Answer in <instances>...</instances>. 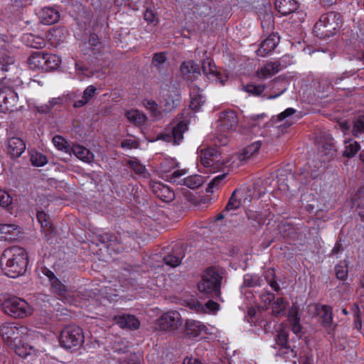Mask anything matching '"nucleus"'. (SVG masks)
<instances>
[{
	"label": "nucleus",
	"mask_w": 364,
	"mask_h": 364,
	"mask_svg": "<svg viewBox=\"0 0 364 364\" xmlns=\"http://www.w3.org/2000/svg\"><path fill=\"white\" fill-rule=\"evenodd\" d=\"M1 264L4 274L11 278L23 275L28 267V257L26 250L18 246H13L4 250Z\"/></svg>",
	"instance_id": "nucleus-1"
},
{
	"label": "nucleus",
	"mask_w": 364,
	"mask_h": 364,
	"mask_svg": "<svg viewBox=\"0 0 364 364\" xmlns=\"http://www.w3.org/2000/svg\"><path fill=\"white\" fill-rule=\"evenodd\" d=\"M343 25L342 15L336 11H329L322 14L314 26V33L319 38L334 36Z\"/></svg>",
	"instance_id": "nucleus-2"
},
{
	"label": "nucleus",
	"mask_w": 364,
	"mask_h": 364,
	"mask_svg": "<svg viewBox=\"0 0 364 364\" xmlns=\"http://www.w3.org/2000/svg\"><path fill=\"white\" fill-rule=\"evenodd\" d=\"M222 279L223 277L215 267H208L203 273L201 279L198 284V289L208 297L220 298Z\"/></svg>",
	"instance_id": "nucleus-3"
},
{
	"label": "nucleus",
	"mask_w": 364,
	"mask_h": 364,
	"mask_svg": "<svg viewBox=\"0 0 364 364\" xmlns=\"http://www.w3.org/2000/svg\"><path fill=\"white\" fill-rule=\"evenodd\" d=\"M58 339L61 347L76 350L84 343V332L79 326L68 325L61 331Z\"/></svg>",
	"instance_id": "nucleus-4"
},
{
	"label": "nucleus",
	"mask_w": 364,
	"mask_h": 364,
	"mask_svg": "<svg viewBox=\"0 0 364 364\" xmlns=\"http://www.w3.org/2000/svg\"><path fill=\"white\" fill-rule=\"evenodd\" d=\"M4 311L14 318H24L31 314L28 304L23 299L13 297L2 304Z\"/></svg>",
	"instance_id": "nucleus-5"
},
{
	"label": "nucleus",
	"mask_w": 364,
	"mask_h": 364,
	"mask_svg": "<svg viewBox=\"0 0 364 364\" xmlns=\"http://www.w3.org/2000/svg\"><path fill=\"white\" fill-rule=\"evenodd\" d=\"M28 333L27 327L15 323H5L0 328V336L9 346L13 343L18 342Z\"/></svg>",
	"instance_id": "nucleus-6"
},
{
	"label": "nucleus",
	"mask_w": 364,
	"mask_h": 364,
	"mask_svg": "<svg viewBox=\"0 0 364 364\" xmlns=\"http://www.w3.org/2000/svg\"><path fill=\"white\" fill-rule=\"evenodd\" d=\"M186 173L185 169L175 170L172 174L168 176V182L176 185H184L191 189H196L203 184L204 178L202 176L194 174L182 178Z\"/></svg>",
	"instance_id": "nucleus-7"
},
{
	"label": "nucleus",
	"mask_w": 364,
	"mask_h": 364,
	"mask_svg": "<svg viewBox=\"0 0 364 364\" xmlns=\"http://www.w3.org/2000/svg\"><path fill=\"white\" fill-rule=\"evenodd\" d=\"M18 96L10 86L0 87V112L9 113L16 109Z\"/></svg>",
	"instance_id": "nucleus-8"
},
{
	"label": "nucleus",
	"mask_w": 364,
	"mask_h": 364,
	"mask_svg": "<svg viewBox=\"0 0 364 364\" xmlns=\"http://www.w3.org/2000/svg\"><path fill=\"white\" fill-rule=\"evenodd\" d=\"M156 324L161 331L175 330L181 326V317L177 311H170L163 314L157 319Z\"/></svg>",
	"instance_id": "nucleus-9"
},
{
	"label": "nucleus",
	"mask_w": 364,
	"mask_h": 364,
	"mask_svg": "<svg viewBox=\"0 0 364 364\" xmlns=\"http://www.w3.org/2000/svg\"><path fill=\"white\" fill-rule=\"evenodd\" d=\"M317 315L321 318V325L326 329L328 333H331L335 330L333 325V308L326 304H316L315 307Z\"/></svg>",
	"instance_id": "nucleus-10"
},
{
	"label": "nucleus",
	"mask_w": 364,
	"mask_h": 364,
	"mask_svg": "<svg viewBox=\"0 0 364 364\" xmlns=\"http://www.w3.org/2000/svg\"><path fill=\"white\" fill-rule=\"evenodd\" d=\"M278 230L281 236L287 240L295 241L301 236V227L288 221H282L278 225Z\"/></svg>",
	"instance_id": "nucleus-11"
},
{
	"label": "nucleus",
	"mask_w": 364,
	"mask_h": 364,
	"mask_svg": "<svg viewBox=\"0 0 364 364\" xmlns=\"http://www.w3.org/2000/svg\"><path fill=\"white\" fill-rule=\"evenodd\" d=\"M181 92L178 88L175 87L164 90L162 95V102L166 110L170 112L179 106L181 103Z\"/></svg>",
	"instance_id": "nucleus-12"
},
{
	"label": "nucleus",
	"mask_w": 364,
	"mask_h": 364,
	"mask_svg": "<svg viewBox=\"0 0 364 364\" xmlns=\"http://www.w3.org/2000/svg\"><path fill=\"white\" fill-rule=\"evenodd\" d=\"M96 238L99 242L104 245L110 251L119 253L124 250L122 242L114 234L105 232L98 235Z\"/></svg>",
	"instance_id": "nucleus-13"
},
{
	"label": "nucleus",
	"mask_w": 364,
	"mask_h": 364,
	"mask_svg": "<svg viewBox=\"0 0 364 364\" xmlns=\"http://www.w3.org/2000/svg\"><path fill=\"white\" fill-rule=\"evenodd\" d=\"M187 129V124L183 121H180L173 127L171 132L163 134L162 139L173 145H178L183 141V134Z\"/></svg>",
	"instance_id": "nucleus-14"
},
{
	"label": "nucleus",
	"mask_w": 364,
	"mask_h": 364,
	"mask_svg": "<svg viewBox=\"0 0 364 364\" xmlns=\"http://www.w3.org/2000/svg\"><path fill=\"white\" fill-rule=\"evenodd\" d=\"M23 237L21 228L15 224H0V237L8 242L18 240Z\"/></svg>",
	"instance_id": "nucleus-15"
},
{
	"label": "nucleus",
	"mask_w": 364,
	"mask_h": 364,
	"mask_svg": "<svg viewBox=\"0 0 364 364\" xmlns=\"http://www.w3.org/2000/svg\"><path fill=\"white\" fill-rule=\"evenodd\" d=\"M238 123L237 113L232 109L224 110L220 112L218 124L222 132H227L235 128Z\"/></svg>",
	"instance_id": "nucleus-16"
},
{
	"label": "nucleus",
	"mask_w": 364,
	"mask_h": 364,
	"mask_svg": "<svg viewBox=\"0 0 364 364\" xmlns=\"http://www.w3.org/2000/svg\"><path fill=\"white\" fill-rule=\"evenodd\" d=\"M279 40L280 38L277 33H271L261 43L259 48L257 50V55L260 57H265L271 53L278 45Z\"/></svg>",
	"instance_id": "nucleus-17"
},
{
	"label": "nucleus",
	"mask_w": 364,
	"mask_h": 364,
	"mask_svg": "<svg viewBox=\"0 0 364 364\" xmlns=\"http://www.w3.org/2000/svg\"><path fill=\"white\" fill-rule=\"evenodd\" d=\"M202 70L205 75L209 79L219 81L222 84H224L225 80L223 79V75L217 70L215 64L213 59L210 58H205L202 62Z\"/></svg>",
	"instance_id": "nucleus-18"
},
{
	"label": "nucleus",
	"mask_w": 364,
	"mask_h": 364,
	"mask_svg": "<svg viewBox=\"0 0 364 364\" xmlns=\"http://www.w3.org/2000/svg\"><path fill=\"white\" fill-rule=\"evenodd\" d=\"M180 70L187 80L193 81L200 75V66L194 60L183 62L180 66Z\"/></svg>",
	"instance_id": "nucleus-19"
},
{
	"label": "nucleus",
	"mask_w": 364,
	"mask_h": 364,
	"mask_svg": "<svg viewBox=\"0 0 364 364\" xmlns=\"http://www.w3.org/2000/svg\"><path fill=\"white\" fill-rule=\"evenodd\" d=\"M151 189L154 195L165 203L171 202L175 198L173 191L161 182H154Z\"/></svg>",
	"instance_id": "nucleus-20"
},
{
	"label": "nucleus",
	"mask_w": 364,
	"mask_h": 364,
	"mask_svg": "<svg viewBox=\"0 0 364 364\" xmlns=\"http://www.w3.org/2000/svg\"><path fill=\"white\" fill-rule=\"evenodd\" d=\"M185 257V249L182 245H175L172 251L164 257L166 264L171 267H178Z\"/></svg>",
	"instance_id": "nucleus-21"
},
{
	"label": "nucleus",
	"mask_w": 364,
	"mask_h": 364,
	"mask_svg": "<svg viewBox=\"0 0 364 364\" xmlns=\"http://www.w3.org/2000/svg\"><path fill=\"white\" fill-rule=\"evenodd\" d=\"M114 323L123 329L136 330L140 326V321L134 315L123 314L114 317Z\"/></svg>",
	"instance_id": "nucleus-22"
},
{
	"label": "nucleus",
	"mask_w": 364,
	"mask_h": 364,
	"mask_svg": "<svg viewBox=\"0 0 364 364\" xmlns=\"http://www.w3.org/2000/svg\"><path fill=\"white\" fill-rule=\"evenodd\" d=\"M26 149V144L23 139L17 136L8 139L7 153L11 158L21 156Z\"/></svg>",
	"instance_id": "nucleus-23"
},
{
	"label": "nucleus",
	"mask_w": 364,
	"mask_h": 364,
	"mask_svg": "<svg viewBox=\"0 0 364 364\" xmlns=\"http://www.w3.org/2000/svg\"><path fill=\"white\" fill-rule=\"evenodd\" d=\"M15 59L13 56L9 55H2L0 56V81L11 79L9 77L6 73L15 68Z\"/></svg>",
	"instance_id": "nucleus-24"
},
{
	"label": "nucleus",
	"mask_w": 364,
	"mask_h": 364,
	"mask_svg": "<svg viewBox=\"0 0 364 364\" xmlns=\"http://www.w3.org/2000/svg\"><path fill=\"white\" fill-rule=\"evenodd\" d=\"M283 68L279 61L269 62L257 71V76L261 79L270 77Z\"/></svg>",
	"instance_id": "nucleus-25"
},
{
	"label": "nucleus",
	"mask_w": 364,
	"mask_h": 364,
	"mask_svg": "<svg viewBox=\"0 0 364 364\" xmlns=\"http://www.w3.org/2000/svg\"><path fill=\"white\" fill-rule=\"evenodd\" d=\"M274 6L282 16L294 13L299 7L295 0H275Z\"/></svg>",
	"instance_id": "nucleus-26"
},
{
	"label": "nucleus",
	"mask_w": 364,
	"mask_h": 364,
	"mask_svg": "<svg viewBox=\"0 0 364 364\" xmlns=\"http://www.w3.org/2000/svg\"><path fill=\"white\" fill-rule=\"evenodd\" d=\"M350 201L355 211L360 218V220L364 222V188L360 187L357 191L351 196Z\"/></svg>",
	"instance_id": "nucleus-27"
},
{
	"label": "nucleus",
	"mask_w": 364,
	"mask_h": 364,
	"mask_svg": "<svg viewBox=\"0 0 364 364\" xmlns=\"http://www.w3.org/2000/svg\"><path fill=\"white\" fill-rule=\"evenodd\" d=\"M59 18V11L53 7H44L40 12L41 22L45 25L54 24Z\"/></svg>",
	"instance_id": "nucleus-28"
},
{
	"label": "nucleus",
	"mask_w": 364,
	"mask_h": 364,
	"mask_svg": "<svg viewBox=\"0 0 364 364\" xmlns=\"http://www.w3.org/2000/svg\"><path fill=\"white\" fill-rule=\"evenodd\" d=\"M287 320L291 326V329L296 336L302 333V326L300 323V316L296 307H291L288 312Z\"/></svg>",
	"instance_id": "nucleus-29"
},
{
	"label": "nucleus",
	"mask_w": 364,
	"mask_h": 364,
	"mask_svg": "<svg viewBox=\"0 0 364 364\" xmlns=\"http://www.w3.org/2000/svg\"><path fill=\"white\" fill-rule=\"evenodd\" d=\"M14 350L16 355L21 358H26L36 353V349L33 346L22 341V338L18 340V342H15L10 344L9 346Z\"/></svg>",
	"instance_id": "nucleus-30"
},
{
	"label": "nucleus",
	"mask_w": 364,
	"mask_h": 364,
	"mask_svg": "<svg viewBox=\"0 0 364 364\" xmlns=\"http://www.w3.org/2000/svg\"><path fill=\"white\" fill-rule=\"evenodd\" d=\"M206 330V326L200 321L187 320L186 322V333L189 337H198L203 332H205Z\"/></svg>",
	"instance_id": "nucleus-31"
},
{
	"label": "nucleus",
	"mask_w": 364,
	"mask_h": 364,
	"mask_svg": "<svg viewBox=\"0 0 364 364\" xmlns=\"http://www.w3.org/2000/svg\"><path fill=\"white\" fill-rule=\"evenodd\" d=\"M337 149L332 140L324 142L321 149L320 154L323 163H327L333 159L336 156Z\"/></svg>",
	"instance_id": "nucleus-32"
},
{
	"label": "nucleus",
	"mask_w": 364,
	"mask_h": 364,
	"mask_svg": "<svg viewBox=\"0 0 364 364\" xmlns=\"http://www.w3.org/2000/svg\"><path fill=\"white\" fill-rule=\"evenodd\" d=\"M46 53L42 51L33 53L28 59V64L31 69L44 71Z\"/></svg>",
	"instance_id": "nucleus-33"
},
{
	"label": "nucleus",
	"mask_w": 364,
	"mask_h": 364,
	"mask_svg": "<svg viewBox=\"0 0 364 364\" xmlns=\"http://www.w3.org/2000/svg\"><path fill=\"white\" fill-rule=\"evenodd\" d=\"M73 154L80 160L85 162H91L94 159V154L87 148L80 145H73L71 148Z\"/></svg>",
	"instance_id": "nucleus-34"
},
{
	"label": "nucleus",
	"mask_w": 364,
	"mask_h": 364,
	"mask_svg": "<svg viewBox=\"0 0 364 364\" xmlns=\"http://www.w3.org/2000/svg\"><path fill=\"white\" fill-rule=\"evenodd\" d=\"M277 355L286 361H289L293 363H296V351L294 348H291L289 345L280 346L277 352Z\"/></svg>",
	"instance_id": "nucleus-35"
},
{
	"label": "nucleus",
	"mask_w": 364,
	"mask_h": 364,
	"mask_svg": "<svg viewBox=\"0 0 364 364\" xmlns=\"http://www.w3.org/2000/svg\"><path fill=\"white\" fill-rule=\"evenodd\" d=\"M261 142L259 141H255L247 146L242 150L239 156L240 160L245 161L250 159L252 156L259 152Z\"/></svg>",
	"instance_id": "nucleus-36"
},
{
	"label": "nucleus",
	"mask_w": 364,
	"mask_h": 364,
	"mask_svg": "<svg viewBox=\"0 0 364 364\" xmlns=\"http://www.w3.org/2000/svg\"><path fill=\"white\" fill-rule=\"evenodd\" d=\"M344 141L345 149L343 151V156L348 159L354 157L360 150V144L352 139L345 140Z\"/></svg>",
	"instance_id": "nucleus-37"
},
{
	"label": "nucleus",
	"mask_w": 364,
	"mask_h": 364,
	"mask_svg": "<svg viewBox=\"0 0 364 364\" xmlns=\"http://www.w3.org/2000/svg\"><path fill=\"white\" fill-rule=\"evenodd\" d=\"M46 63L44 72H49L57 70L61 64V58L60 56L52 53H46Z\"/></svg>",
	"instance_id": "nucleus-38"
},
{
	"label": "nucleus",
	"mask_w": 364,
	"mask_h": 364,
	"mask_svg": "<svg viewBox=\"0 0 364 364\" xmlns=\"http://www.w3.org/2000/svg\"><path fill=\"white\" fill-rule=\"evenodd\" d=\"M178 163L172 158H164L160 163L159 169L160 171L166 174L165 177L168 181V176L172 174V170L176 168Z\"/></svg>",
	"instance_id": "nucleus-39"
},
{
	"label": "nucleus",
	"mask_w": 364,
	"mask_h": 364,
	"mask_svg": "<svg viewBox=\"0 0 364 364\" xmlns=\"http://www.w3.org/2000/svg\"><path fill=\"white\" fill-rule=\"evenodd\" d=\"M125 117L130 122L137 126L143 124L146 119V115L136 109L127 111L125 112Z\"/></svg>",
	"instance_id": "nucleus-40"
},
{
	"label": "nucleus",
	"mask_w": 364,
	"mask_h": 364,
	"mask_svg": "<svg viewBox=\"0 0 364 364\" xmlns=\"http://www.w3.org/2000/svg\"><path fill=\"white\" fill-rule=\"evenodd\" d=\"M336 277L341 281L347 279L348 276V262L346 259L339 261L334 267Z\"/></svg>",
	"instance_id": "nucleus-41"
},
{
	"label": "nucleus",
	"mask_w": 364,
	"mask_h": 364,
	"mask_svg": "<svg viewBox=\"0 0 364 364\" xmlns=\"http://www.w3.org/2000/svg\"><path fill=\"white\" fill-rule=\"evenodd\" d=\"M36 218L39 223H41L42 230L46 235L50 234L53 232L54 228L49 221L48 215L44 211H38Z\"/></svg>",
	"instance_id": "nucleus-42"
},
{
	"label": "nucleus",
	"mask_w": 364,
	"mask_h": 364,
	"mask_svg": "<svg viewBox=\"0 0 364 364\" xmlns=\"http://www.w3.org/2000/svg\"><path fill=\"white\" fill-rule=\"evenodd\" d=\"M153 4L151 1L150 5ZM145 10L144 11V19L149 24H152L154 26H156L159 23V18L156 16V13L151 9V6L148 5V2H146V5L144 6Z\"/></svg>",
	"instance_id": "nucleus-43"
},
{
	"label": "nucleus",
	"mask_w": 364,
	"mask_h": 364,
	"mask_svg": "<svg viewBox=\"0 0 364 364\" xmlns=\"http://www.w3.org/2000/svg\"><path fill=\"white\" fill-rule=\"evenodd\" d=\"M167 60V57L164 52L156 53L153 55L151 65L159 71L161 72L164 67V64Z\"/></svg>",
	"instance_id": "nucleus-44"
},
{
	"label": "nucleus",
	"mask_w": 364,
	"mask_h": 364,
	"mask_svg": "<svg viewBox=\"0 0 364 364\" xmlns=\"http://www.w3.org/2000/svg\"><path fill=\"white\" fill-rule=\"evenodd\" d=\"M264 277L274 291H279L280 287L276 280L275 272L274 269L269 268L264 271Z\"/></svg>",
	"instance_id": "nucleus-45"
},
{
	"label": "nucleus",
	"mask_w": 364,
	"mask_h": 364,
	"mask_svg": "<svg viewBox=\"0 0 364 364\" xmlns=\"http://www.w3.org/2000/svg\"><path fill=\"white\" fill-rule=\"evenodd\" d=\"M227 176V173H222L215 176L208 184L206 188L207 193H213L214 189L219 188L224 183L225 178Z\"/></svg>",
	"instance_id": "nucleus-46"
},
{
	"label": "nucleus",
	"mask_w": 364,
	"mask_h": 364,
	"mask_svg": "<svg viewBox=\"0 0 364 364\" xmlns=\"http://www.w3.org/2000/svg\"><path fill=\"white\" fill-rule=\"evenodd\" d=\"M100 291L109 302L115 301L119 296L118 290L116 288H112L111 286H104L100 289Z\"/></svg>",
	"instance_id": "nucleus-47"
},
{
	"label": "nucleus",
	"mask_w": 364,
	"mask_h": 364,
	"mask_svg": "<svg viewBox=\"0 0 364 364\" xmlns=\"http://www.w3.org/2000/svg\"><path fill=\"white\" fill-rule=\"evenodd\" d=\"M353 135L359 137L364 134V113L359 115L354 121L352 129Z\"/></svg>",
	"instance_id": "nucleus-48"
},
{
	"label": "nucleus",
	"mask_w": 364,
	"mask_h": 364,
	"mask_svg": "<svg viewBox=\"0 0 364 364\" xmlns=\"http://www.w3.org/2000/svg\"><path fill=\"white\" fill-rule=\"evenodd\" d=\"M261 278L257 274H246L243 277V284L245 287H255L260 286Z\"/></svg>",
	"instance_id": "nucleus-49"
},
{
	"label": "nucleus",
	"mask_w": 364,
	"mask_h": 364,
	"mask_svg": "<svg viewBox=\"0 0 364 364\" xmlns=\"http://www.w3.org/2000/svg\"><path fill=\"white\" fill-rule=\"evenodd\" d=\"M31 161L35 166H43L48 162L46 156L38 151H34L31 154Z\"/></svg>",
	"instance_id": "nucleus-50"
},
{
	"label": "nucleus",
	"mask_w": 364,
	"mask_h": 364,
	"mask_svg": "<svg viewBox=\"0 0 364 364\" xmlns=\"http://www.w3.org/2000/svg\"><path fill=\"white\" fill-rule=\"evenodd\" d=\"M241 205L240 200H238L236 197V190L233 191L229 200L225 206L224 212L228 213L230 210H235L238 209Z\"/></svg>",
	"instance_id": "nucleus-51"
},
{
	"label": "nucleus",
	"mask_w": 364,
	"mask_h": 364,
	"mask_svg": "<svg viewBox=\"0 0 364 364\" xmlns=\"http://www.w3.org/2000/svg\"><path fill=\"white\" fill-rule=\"evenodd\" d=\"M53 143L54 146L60 151L68 152L70 151V146L68 145L66 140L60 135H55L53 138Z\"/></svg>",
	"instance_id": "nucleus-52"
},
{
	"label": "nucleus",
	"mask_w": 364,
	"mask_h": 364,
	"mask_svg": "<svg viewBox=\"0 0 364 364\" xmlns=\"http://www.w3.org/2000/svg\"><path fill=\"white\" fill-rule=\"evenodd\" d=\"M27 38L29 43L28 46L32 48H41L46 45L45 39L41 36L30 34Z\"/></svg>",
	"instance_id": "nucleus-53"
},
{
	"label": "nucleus",
	"mask_w": 364,
	"mask_h": 364,
	"mask_svg": "<svg viewBox=\"0 0 364 364\" xmlns=\"http://www.w3.org/2000/svg\"><path fill=\"white\" fill-rule=\"evenodd\" d=\"M112 350L119 354L126 353L129 350V346L126 341L122 338H117L112 344Z\"/></svg>",
	"instance_id": "nucleus-54"
},
{
	"label": "nucleus",
	"mask_w": 364,
	"mask_h": 364,
	"mask_svg": "<svg viewBox=\"0 0 364 364\" xmlns=\"http://www.w3.org/2000/svg\"><path fill=\"white\" fill-rule=\"evenodd\" d=\"M200 163L206 168L211 167L214 164L213 154L211 151L207 150L200 156Z\"/></svg>",
	"instance_id": "nucleus-55"
},
{
	"label": "nucleus",
	"mask_w": 364,
	"mask_h": 364,
	"mask_svg": "<svg viewBox=\"0 0 364 364\" xmlns=\"http://www.w3.org/2000/svg\"><path fill=\"white\" fill-rule=\"evenodd\" d=\"M244 90L245 92L253 95L259 96L264 91L265 86L263 85L248 84L245 86Z\"/></svg>",
	"instance_id": "nucleus-56"
},
{
	"label": "nucleus",
	"mask_w": 364,
	"mask_h": 364,
	"mask_svg": "<svg viewBox=\"0 0 364 364\" xmlns=\"http://www.w3.org/2000/svg\"><path fill=\"white\" fill-rule=\"evenodd\" d=\"M261 26L262 28L271 30L274 27V17L271 13H266L261 18Z\"/></svg>",
	"instance_id": "nucleus-57"
},
{
	"label": "nucleus",
	"mask_w": 364,
	"mask_h": 364,
	"mask_svg": "<svg viewBox=\"0 0 364 364\" xmlns=\"http://www.w3.org/2000/svg\"><path fill=\"white\" fill-rule=\"evenodd\" d=\"M12 197L8 192L0 189V205L4 208H9L12 204Z\"/></svg>",
	"instance_id": "nucleus-58"
},
{
	"label": "nucleus",
	"mask_w": 364,
	"mask_h": 364,
	"mask_svg": "<svg viewBox=\"0 0 364 364\" xmlns=\"http://www.w3.org/2000/svg\"><path fill=\"white\" fill-rule=\"evenodd\" d=\"M127 165L131 168L136 174H141L145 171V166H143L137 159L129 160Z\"/></svg>",
	"instance_id": "nucleus-59"
},
{
	"label": "nucleus",
	"mask_w": 364,
	"mask_h": 364,
	"mask_svg": "<svg viewBox=\"0 0 364 364\" xmlns=\"http://www.w3.org/2000/svg\"><path fill=\"white\" fill-rule=\"evenodd\" d=\"M97 95V88L90 85L86 87V89L83 91L82 97L89 102L93 97H95Z\"/></svg>",
	"instance_id": "nucleus-60"
},
{
	"label": "nucleus",
	"mask_w": 364,
	"mask_h": 364,
	"mask_svg": "<svg viewBox=\"0 0 364 364\" xmlns=\"http://www.w3.org/2000/svg\"><path fill=\"white\" fill-rule=\"evenodd\" d=\"M88 43L93 50H100L102 48V42L95 33L90 34Z\"/></svg>",
	"instance_id": "nucleus-61"
},
{
	"label": "nucleus",
	"mask_w": 364,
	"mask_h": 364,
	"mask_svg": "<svg viewBox=\"0 0 364 364\" xmlns=\"http://www.w3.org/2000/svg\"><path fill=\"white\" fill-rule=\"evenodd\" d=\"M288 340L289 333L286 331L282 330L278 333L276 341L279 346L288 345Z\"/></svg>",
	"instance_id": "nucleus-62"
},
{
	"label": "nucleus",
	"mask_w": 364,
	"mask_h": 364,
	"mask_svg": "<svg viewBox=\"0 0 364 364\" xmlns=\"http://www.w3.org/2000/svg\"><path fill=\"white\" fill-rule=\"evenodd\" d=\"M284 308V299L283 297H278L272 304L273 311L277 314H279Z\"/></svg>",
	"instance_id": "nucleus-63"
},
{
	"label": "nucleus",
	"mask_w": 364,
	"mask_h": 364,
	"mask_svg": "<svg viewBox=\"0 0 364 364\" xmlns=\"http://www.w3.org/2000/svg\"><path fill=\"white\" fill-rule=\"evenodd\" d=\"M203 97L198 95V96L191 97L190 107L192 109L196 110L203 104Z\"/></svg>",
	"instance_id": "nucleus-64"
}]
</instances>
